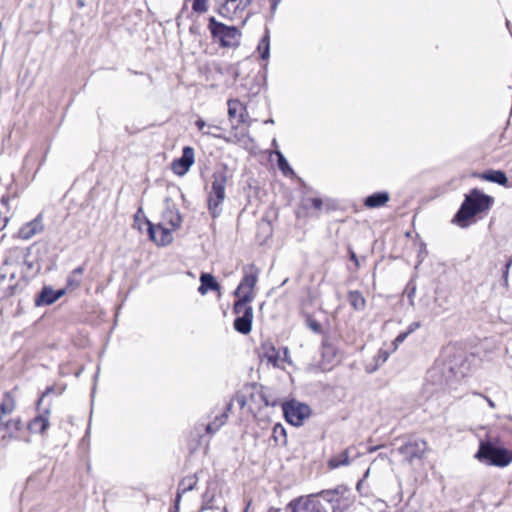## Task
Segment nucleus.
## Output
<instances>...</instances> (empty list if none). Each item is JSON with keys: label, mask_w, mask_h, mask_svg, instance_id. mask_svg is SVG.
Returning a JSON list of instances; mask_svg holds the SVG:
<instances>
[{"label": "nucleus", "mask_w": 512, "mask_h": 512, "mask_svg": "<svg viewBox=\"0 0 512 512\" xmlns=\"http://www.w3.org/2000/svg\"><path fill=\"white\" fill-rule=\"evenodd\" d=\"M277 156H278V167L282 171V173L286 176L293 174V170L289 166V164H288L287 160L285 159V157L283 156V154L280 152H277Z\"/></svg>", "instance_id": "obj_31"}, {"label": "nucleus", "mask_w": 512, "mask_h": 512, "mask_svg": "<svg viewBox=\"0 0 512 512\" xmlns=\"http://www.w3.org/2000/svg\"><path fill=\"white\" fill-rule=\"evenodd\" d=\"M182 222L181 215L179 211L175 208L168 207L162 213L161 224L170 227L173 230H176L180 227Z\"/></svg>", "instance_id": "obj_17"}, {"label": "nucleus", "mask_w": 512, "mask_h": 512, "mask_svg": "<svg viewBox=\"0 0 512 512\" xmlns=\"http://www.w3.org/2000/svg\"><path fill=\"white\" fill-rule=\"evenodd\" d=\"M348 300L350 305L356 310H363L366 306V300L364 296L357 290L349 292Z\"/></svg>", "instance_id": "obj_27"}, {"label": "nucleus", "mask_w": 512, "mask_h": 512, "mask_svg": "<svg viewBox=\"0 0 512 512\" xmlns=\"http://www.w3.org/2000/svg\"><path fill=\"white\" fill-rule=\"evenodd\" d=\"M22 428V422L19 418H3L0 424V431H5L6 435L12 436L14 433L18 432Z\"/></svg>", "instance_id": "obj_22"}, {"label": "nucleus", "mask_w": 512, "mask_h": 512, "mask_svg": "<svg viewBox=\"0 0 512 512\" xmlns=\"http://www.w3.org/2000/svg\"><path fill=\"white\" fill-rule=\"evenodd\" d=\"M404 294L407 295L409 304L411 306H414V304H415L414 297H415V294H416V285L411 283V282L408 283L406 288H405V290H404Z\"/></svg>", "instance_id": "obj_34"}, {"label": "nucleus", "mask_w": 512, "mask_h": 512, "mask_svg": "<svg viewBox=\"0 0 512 512\" xmlns=\"http://www.w3.org/2000/svg\"><path fill=\"white\" fill-rule=\"evenodd\" d=\"M196 482L197 481L194 477H187L183 479L179 484L177 493L180 492L182 495L183 493L192 490L196 485Z\"/></svg>", "instance_id": "obj_30"}, {"label": "nucleus", "mask_w": 512, "mask_h": 512, "mask_svg": "<svg viewBox=\"0 0 512 512\" xmlns=\"http://www.w3.org/2000/svg\"><path fill=\"white\" fill-rule=\"evenodd\" d=\"M209 30L212 36L219 40L222 47H237L240 43L241 32L235 26H228L214 17L209 18Z\"/></svg>", "instance_id": "obj_3"}, {"label": "nucleus", "mask_w": 512, "mask_h": 512, "mask_svg": "<svg viewBox=\"0 0 512 512\" xmlns=\"http://www.w3.org/2000/svg\"><path fill=\"white\" fill-rule=\"evenodd\" d=\"M42 217L39 215L32 221L24 224L18 231V236L23 240H28L43 231Z\"/></svg>", "instance_id": "obj_14"}, {"label": "nucleus", "mask_w": 512, "mask_h": 512, "mask_svg": "<svg viewBox=\"0 0 512 512\" xmlns=\"http://www.w3.org/2000/svg\"><path fill=\"white\" fill-rule=\"evenodd\" d=\"M350 259H351L352 261H354L356 265H358V259H357V256H356V254H355L353 251H351V252H350Z\"/></svg>", "instance_id": "obj_44"}, {"label": "nucleus", "mask_w": 512, "mask_h": 512, "mask_svg": "<svg viewBox=\"0 0 512 512\" xmlns=\"http://www.w3.org/2000/svg\"><path fill=\"white\" fill-rule=\"evenodd\" d=\"M84 273V267L79 266L75 268L70 275L67 277V288L71 291L77 289L82 282V275Z\"/></svg>", "instance_id": "obj_26"}, {"label": "nucleus", "mask_w": 512, "mask_h": 512, "mask_svg": "<svg viewBox=\"0 0 512 512\" xmlns=\"http://www.w3.org/2000/svg\"><path fill=\"white\" fill-rule=\"evenodd\" d=\"M421 326V323L420 322H412L408 328H407V333L410 335L411 333H413L415 330H417L418 328H420Z\"/></svg>", "instance_id": "obj_37"}, {"label": "nucleus", "mask_w": 512, "mask_h": 512, "mask_svg": "<svg viewBox=\"0 0 512 512\" xmlns=\"http://www.w3.org/2000/svg\"><path fill=\"white\" fill-rule=\"evenodd\" d=\"M148 224V234L152 241H154L157 245L166 246L173 241L172 232L174 231L168 226H165L161 223L157 225H153L151 222L147 221Z\"/></svg>", "instance_id": "obj_11"}, {"label": "nucleus", "mask_w": 512, "mask_h": 512, "mask_svg": "<svg viewBox=\"0 0 512 512\" xmlns=\"http://www.w3.org/2000/svg\"><path fill=\"white\" fill-rule=\"evenodd\" d=\"M223 512H228V509L226 507H224Z\"/></svg>", "instance_id": "obj_55"}, {"label": "nucleus", "mask_w": 512, "mask_h": 512, "mask_svg": "<svg viewBox=\"0 0 512 512\" xmlns=\"http://www.w3.org/2000/svg\"><path fill=\"white\" fill-rule=\"evenodd\" d=\"M195 162L194 149L190 146L183 148L182 156L171 163L174 174L184 176Z\"/></svg>", "instance_id": "obj_12"}, {"label": "nucleus", "mask_w": 512, "mask_h": 512, "mask_svg": "<svg viewBox=\"0 0 512 512\" xmlns=\"http://www.w3.org/2000/svg\"><path fill=\"white\" fill-rule=\"evenodd\" d=\"M493 203V197L484 194L477 188H474L469 192V194L465 195V199L455 214L453 222L461 227H466L469 219L477 214L488 211Z\"/></svg>", "instance_id": "obj_1"}, {"label": "nucleus", "mask_w": 512, "mask_h": 512, "mask_svg": "<svg viewBox=\"0 0 512 512\" xmlns=\"http://www.w3.org/2000/svg\"><path fill=\"white\" fill-rule=\"evenodd\" d=\"M376 449H377V447H371V448L369 449V452H374V451H376Z\"/></svg>", "instance_id": "obj_53"}, {"label": "nucleus", "mask_w": 512, "mask_h": 512, "mask_svg": "<svg viewBox=\"0 0 512 512\" xmlns=\"http://www.w3.org/2000/svg\"><path fill=\"white\" fill-rule=\"evenodd\" d=\"M246 109L239 100L228 101V114L231 120H235L236 124L250 126L252 123L247 119Z\"/></svg>", "instance_id": "obj_13"}, {"label": "nucleus", "mask_w": 512, "mask_h": 512, "mask_svg": "<svg viewBox=\"0 0 512 512\" xmlns=\"http://www.w3.org/2000/svg\"><path fill=\"white\" fill-rule=\"evenodd\" d=\"M359 456H360V454L357 453V454L354 455V458H358Z\"/></svg>", "instance_id": "obj_54"}, {"label": "nucleus", "mask_w": 512, "mask_h": 512, "mask_svg": "<svg viewBox=\"0 0 512 512\" xmlns=\"http://www.w3.org/2000/svg\"><path fill=\"white\" fill-rule=\"evenodd\" d=\"M53 390H54V388L52 386L51 387H47L45 392L42 394V396L38 400V402H37L38 414L28 424V429L30 430V432L42 434L49 427L50 408L46 407V408L42 409L41 408V404H42L44 398L47 395H49L51 392H53Z\"/></svg>", "instance_id": "obj_7"}, {"label": "nucleus", "mask_w": 512, "mask_h": 512, "mask_svg": "<svg viewBox=\"0 0 512 512\" xmlns=\"http://www.w3.org/2000/svg\"><path fill=\"white\" fill-rule=\"evenodd\" d=\"M200 286L198 291L205 295L209 290L218 291L220 290L219 283L215 280V278L209 273H202L200 276Z\"/></svg>", "instance_id": "obj_21"}, {"label": "nucleus", "mask_w": 512, "mask_h": 512, "mask_svg": "<svg viewBox=\"0 0 512 512\" xmlns=\"http://www.w3.org/2000/svg\"><path fill=\"white\" fill-rule=\"evenodd\" d=\"M322 355L324 358H327L329 361H331L336 356V349L333 345L325 341L323 343Z\"/></svg>", "instance_id": "obj_33"}, {"label": "nucleus", "mask_w": 512, "mask_h": 512, "mask_svg": "<svg viewBox=\"0 0 512 512\" xmlns=\"http://www.w3.org/2000/svg\"><path fill=\"white\" fill-rule=\"evenodd\" d=\"M258 50L261 52L262 59L269 57V36L266 34L258 45Z\"/></svg>", "instance_id": "obj_32"}, {"label": "nucleus", "mask_w": 512, "mask_h": 512, "mask_svg": "<svg viewBox=\"0 0 512 512\" xmlns=\"http://www.w3.org/2000/svg\"><path fill=\"white\" fill-rule=\"evenodd\" d=\"M483 397H484V398H485V400L487 401L488 405H489L491 408H493V409H494V408H495V406H496V405H495V403H494L490 398H488V397H486V396H483Z\"/></svg>", "instance_id": "obj_46"}, {"label": "nucleus", "mask_w": 512, "mask_h": 512, "mask_svg": "<svg viewBox=\"0 0 512 512\" xmlns=\"http://www.w3.org/2000/svg\"><path fill=\"white\" fill-rule=\"evenodd\" d=\"M409 336V334L405 331L403 333H400L394 340L395 348L398 344L405 341V339Z\"/></svg>", "instance_id": "obj_36"}, {"label": "nucleus", "mask_w": 512, "mask_h": 512, "mask_svg": "<svg viewBox=\"0 0 512 512\" xmlns=\"http://www.w3.org/2000/svg\"><path fill=\"white\" fill-rule=\"evenodd\" d=\"M309 327L315 332H319L321 329L320 324L315 320H309Z\"/></svg>", "instance_id": "obj_40"}, {"label": "nucleus", "mask_w": 512, "mask_h": 512, "mask_svg": "<svg viewBox=\"0 0 512 512\" xmlns=\"http://www.w3.org/2000/svg\"><path fill=\"white\" fill-rule=\"evenodd\" d=\"M344 492V488L342 486H339L335 489H329V490H322L319 493L310 494L309 496H314L316 499L320 501V498L323 500L332 503L334 501H337V497Z\"/></svg>", "instance_id": "obj_25"}, {"label": "nucleus", "mask_w": 512, "mask_h": 512, "mask_svg": "<svg viewBox=\"0 0 512 512\" xmlns=\"http://www.w3.org/2000/svg\"><path fill=\"white\" fill-rule=\"evenodd\" d=\"M369 473H370V470L368 469L365 474H364V479L367 478L369 476Z\"/></svg>", "instance_id": "obj_52"}, {"label": "nucleus", "mask_w": 512, "mask_h": 512, "mask_svg": "<svg viewBox=\"0 0 512 512\" xmlns=\"http://www.w3.org/2000/svg\"><path fill=\"white\" fill-rule=\"evenodd\" d=\"M381 353V357H382V362H385L388 358V354L384 351V352H380Z\"/></svg>", "instance_id": "obj_47"}, {"label": "nucleus", "mask_w": 512, "mask_h": 512, "mask_svg": "<svg viewBox=\"0 0 512 512\" xmlns=\"http://www.w3.org/2000/svg\"><path fill=\"white\" fill-rule=\"evenodd\" d=\"M310 201L315 209L320 210L322 208V200L320 198H312Z\"/></svg>", "instance_id": "obj_39"}, {"label": "nucleus", "mask_w": 512, "mask_h": 512, "mask_svg": "<svg viewBox=\"0 0 512 512\" xmlns=\"http://www.w3.org/2000/svg\"><path fill=\"white\" fill-rule=\"evenodd\" d=\"M180 501H181V493L179 492L176 495L174 507L169 512H179Z\"/></svg>", "instance_id": "obj_38"}, {"label": "nucleus", "mask_w": 512, "mask_h": 512, "mask_svg": "<svg viewBox=\"0 0 512 512\" xmlns=\"http://www.w3.org/2000/svg\"><path fill=\"white\" fill-rule=\"evenodd\" d=\"M280 0H273L271 4L272 11H275L277 9V6L279 4Z\"/></svg>", "instance_id": "obj_45"}, {"label": "nucleus", "mask_w": 512, "mask_h": 512, "mask_svg": "<svg viewBox=\"0 0 512 512\" xmlns=\"http://www.w3.org/2000/svg\"><path fill=\"white\" fill-rule=\"evenodd\" d=\"M512 265V257L508 260V262L506 263V266H505V271H504V278L506 279L508 277V273H509V269Z\"/></svg>", "instance_id": "obj_41"}, {"label": "nucleus", "mask_w": 512, "mask_h": 512, "mask_svg": "<svg viewBox=\"0 0 512 512\" xmlns=\"http://www.w3.org/2000/svg\"><path fill=\"white\" fill-rule=\"evenodd\" d=\"M261 355L267 359V361L274 366H277L279 360V354L274 345L266 341L261 345Z\"/></svg>", "instance_id": "obj_24"}, {"label": "nucleus", "mask_w": 512, "mask_h": 512, "mask_svg": "<svg viewBox=\"0 0 512 512\" xmlns=\"http://www.w3.org/2000/svg\"><path fill=\"white\" fill-rule=\"evenodd\" d=\"M427 449V443L422 439H413L407 441L404 445L398 448L400 454H402L409 462L414 459H420L423 457Z\"/></svg>", "instance_id": "obj_10"}, {"label": "nucleus", "mask_w": 512, "mask_h": 512, "mask_svg": "<svg viewBox=\"0 0 512 512\" xmlns=\"http://www.w3.org/2000/svg\"><path fill=\"white\" fill-rule=\"evenodd\" d=\"M232 405H233L232 401L227 403L224 411L222 413H220L219 415H216L215 419L212 422L207 424L206 431L208 433H215L216 431H218L220 429V427H222L225 424V422L228 419V412L231 410Z\"/></svg>", "instance_id": "obj_20"}, {"label": "nucleus", "mask_w": 512, "mask_h": 512, "mask_svg": "<svg viewBox=\"0 0 512 512\" xmlns=\"http://www.w3.org/2000/svg\"><path fill=\"white\" fill-rule=\"evenodd\" d=\"M480 178L490 181L493 183H497L502 186L508 185V178L503 171L500 170H490L488 172L482 173Z\"/></svg>", "instance_id": "obj_23"}, {"label": "nucleus", "mask_w": 512, "mask_h": 512, "mask_svg": "<svg viewBox=\"0 0 512 512\" xmlns=\"http://www.w3.org/2000/svg\"><path fill=\"white\" fill-rule=\"evenodd\" d=\"M236 400L241 408H243L246 405V400L243 396L237 397Z\"/></svg>", "instance_id": "obj_42"}, {"label": "nucleus", "mask_w": 512, "mask_h": 512, "mask_svg": "<svg viewBox=\"0 0 512 512\" xmlns=\"http://www.w3.org/2000/svg\"><path fill=\"white\" fill-rule=\"evenodd\" d=\"M251 2L252 0H245L244 4L236 2L229 4V1L225 0V3L219 7L218 12L222 17L233 19L238 11H243Z\"/></svg>", "instance_id": "obj_16"}, {"label": "nucleus", "mask_w": 512, "mask_h": 512, "mask_svg": "<svg viewBox=\"0 0 512 512\" xmlns=\"http://www.w3.org/2000/svg\"><path fill=\"white\" fill-rule=\"evenodd\" d=\"M227 184V176L225 173L213 174V181L211 184V191L208 195V209L213 218H216L221 213V205L225 200V189Z\"/></svg>", "instance_id": "obj_5"}, {"label": "nucleus", "mask_w": 512, "mask_h": 512, "mask_svg": "<svg viewBox=\"0 0 512 512\" xmlns=\"http://www.w3.org/2000/svg\"><path fill=\"white\" fill-rule=\"evenodd\" d=\"M283 411L286 420L294 426H300L303 420L310 415L308 405L295 402L286 403L283 406Z\"/></svg>", "instance_id": "obj_9"}, {"label": "nucleus", "mask_w": 512, "mask_h": 512, "mask_svg": "<svg viewBox=\"0 0 512 512\" xmlns=\"http://www.w3.org/2000/svg\"><path fill=\"white\" fill-rule=\"evenodd\" d=\"M233 311L236 315L234 320V329L241 334H248L252 329L253 308L249 303L235 302Z\"/></svg>", "instance_id": "obj_6"}, {"label": "nucleus", "mask_w": 512, "mask_h": 512, "mask_svg": "<svg viewBox=\"0 0 512 512\" xmlns=\"http://www.w3.org/2000/svg\"><path fill=\"white\" fill-rule=\"evenodd\" d=\"M354 447H348L339 454L333 455L327 462L330 469H337L341 466H348L351 463V453Z\"/></svg>", "instance_id": "obj_18"}, {"label": "nucleus", "mask_w": 512, "mask_h": 512, "mask_svg": "<svg viewBox=\"0 0 512 512\" xmlns=\"http://www.w3.org/2000/svg\"><path fill=\"white\" fill-rule=\"evenodd\" d=\"M9 201H10V198L8 196H2L0 199L1 204L4 207L8 206Z\"/></svg>", "instance_id": "obj_43"}, {"label": "nucleus", "mask_w": 512, "mask_h": 512, "mask_svg": "<svg viewBox=\"0 0 512 512\" xmlns=\"http://www.w3.org/2000/svg\"><path fill=\"white\" fill-rule=\"evenodd\" d=\"M290 512H326L325 506L314 496H300L293 499L286 507Z\"/></svg>", "instance_id": "obj_8"}, {"label": "nucleus", "mask_w": 512, "mask_h": 512, "mask_svg": "<svg viewBox=\"0 0 512 512\" xmlns=\"http://www.w3.org/2000/svg\"><path fill=\"white\" fill-rule=\"evenodd\" d=\"M272 438L276 444L284 445L287 442L286 430L281 424H275L272 431Z\"/></svg>", "instance_id": "obj_28"}, {"label": "nucleus", "mask_w": 512, "mask_h": 512, "mask_svg": "<svg viewBox=\"0 0 512 512\" xmlns=\"http://www.w3.org/2000/svg\"><path fill=\"white\" fill-rule=\"evenodd\" d=\"M65 294V290H54L51 287H44L36 298V305H50L57 301Z\"/></svg>", "instance_id": "obj_15"}, {"label": "nucleus", "mask_w": 512, "mask_h": 512, "mask_svg": "<svg viewBox=\"0 0 512 512\" xmlns=\"http://www.w3.org/2000/svg\"><path fill=\"white\" fill-rule=\"evenodd\" d=\"M228 1H229V4H233V2L242 3V4L245 3V0H228Z\"/></svg>", "instance_id": "obj_48"}, {"label": "nucleus", "mask_w": 512, "mask_h": 512, "mask_svg": "<svg viewBox=\"0 0 512 512\" xmlns=\"http://www.w3.org/2000/svg\"><path fill=\"white\" fill-rule=\"evenodd\" d=\"M362 482H363V479H362V480H360V481L357 483V485H356L357 490H360V488H362Z\"/></svg>", "instance_id": "obj_50"}, {"label": "nucleus", "mask_w": 512, "mask_h": 512, "mask_svg": "<svg viewBox=\"0 0 512 512\" xmlns=\"http://www.w3.org/2000/svg\"><path fill=\"white\" fill-rule=\"evenodd\" d=\"M498 439L488 437L481 440L475 457L489 466L506 467L512 462V451L497 446Z\"/></svg>", "instance_id": "obj_2"}, {"label": "nucleus", "mask_w": 512, "mask_h": 512, "mask_svg": "<svg viewBox=\"0 0 512 512\" xmlns=\"http://www.w3.org/2000/svg\"><path fill=\"white\" fill-rule=\"evenodd\" d=\"M250 505H251V500H249V501L247 502V505H246V507H245L244 512H248V509H249Z\"/></svg>", "instance_id": "obj_51"}, {"label": "nucleus", "mask_w": 512, "mask_h": 512, "mask_svg": "<svg viewBox=\"0 0 512 512\" xmlns=\"http://www.w3.org/2000/svg\"><path fill=\"white\" fill-rule=\"evenodd\" d=\"M389 200V193L386 191H381L367 196L364 200V205L367 208L374 209L385 206Z\"/></svg>", "instance_id": "obj_19"}, {"label": "nucleus", "mask_w": 512, "mask_h": 512, "mask_svg": "<svg viewBox=\"0 0 512 512\" xmlns=\"http://www.w3.org/2000/svg\"><path fill=\"white\" fill-rule=\"evenodd\" d=\"M208 0H194L192 9L197 13H204L208 10Z\"/></svg>", "instance_id": "obj_35"}, {"label": "nucleus", "mask_w": 512, "mask_h": 512, "mask_svg": "<svg viewBox=\"0 0 512 512\" xmlns=\"http://www.w3.org/2000/svg\"><path fill=\"white\" fill-rule=\"evenodd\" d=\"M260 270L254 265L249 264L243 268V277L235 290L238 297L237 302L251 303L254 300V287L258 281Z\"/></svg>", "instance_id": "obj_4"}, {"label": "nucleus", "mask_w": 512, "mask_h": 512, "mask_svg": "<svg viewBox=\"0 0 512 512\" xmlns=\"http://www.w3.org/2000/svg\"><path fill=\"white\" fill-rule=\"evenodd\" d=\"M219 506L215 504V495L206 491L203 495L202 510L218 509Z\"/></svg>", "instance_id": "obj_29"}, {"label": "nucleus", "mask_w": 512, "mask_h": 512, "mask_svg": "<svg viewBox=\"0 0 512 512\" xmlns=\"http://www.w3.org/2000/svg\"><path fill=\"white\" fill-rule=\"evenodd\" d=\"M196 125L198 126V128H203V126H204V122H203L202 120H198V121L196 122Z\"/></svg>", "instance_id": "obj_49"}]
</instances>
